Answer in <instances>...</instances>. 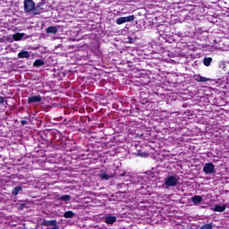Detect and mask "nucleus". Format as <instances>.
<instances>
[{
	"label": "nucleus",
	"instance_id": "obj_1",
	"mask_svg": "<svg viewBox=\"0 0 229 229\" xmlns=\"http://www.w3.org/2000/svg\"><path fill=\"white\" fill-rule=\"evenodd\" d=\"M180 180L179 176L170 175L165 179V185L166 189L169 187H176L178 185V182Z\"/></svg>",
	"mask_w": 229,
	"mask_h": 229
},
{
	"label": "nucleus",
	"instance_id": "obj_2",
	"mask_svg": "<svg viewBox=\"0 0 229 229\" xmlns=\"http://www.w3.org/2000/svg\"><path fill=\"white\" fill-rule=\"evenodd\" d=\"M116 180H123V182H128L130 180V174H126V171L123 170L119 166L115 168Z\"/></svg>",
	"mask_w": 229,
	"mask_h": 229
},
{
	"label": "nucleus",
	"instance_id": "obj_3",
	"mask_svg": "<svg viewBox=\"0 0 229 229\" xmlns=\"http://www.w3.org/2000/svg\"><path fill=\"white\" fill-rule=\"evenodd\" d=\"M23 4L24 12H26V13H30V12H33L35 9V2H33V0H24Z\"/></svg>",
	"mask_w": 229,
	"mask_h": 229
},
{
	"label": "nucleus",
	"instance_id": "obj_4",
	"mask_svg": "<svg viewBox=\"0 0 229 229\" xmlns=\"http://www.w3.org/2000/svg\"><path fill=\"white\" fill-rule=\"evenodd\" d=\"M42 6H44V2L37 4L36 6L34 5V9L32 11L34 15H40L41 13H44L45 10Z\"/></svg>",
	"mask_w": 229,
	"mask_h": 229
},
{
	"label": "nucleus",
	"instance_id": "obj_5",
	"mask_svg": "<svg viewBox=\"0 0 229 229\" xmlns=\"http://www.w3.org/2000/svg\"><path fill=\"white\" fill-rule=\"evenodd\" d=\"M124 128H126V125L122 126L121 129L116 130V133H119L116 135V137H123V139H118V142H124L126 140V132L124 131Z\"/></svg>",
	"mask_w": 229,
	"mask_h": 229
},
{
	"label": "nucleus",
	"instance_id": "obj_6",
	"mask_svg": "<svg viewBox=\"0 0 229 229\" xmlns=\"http://www.w3.org/2000/svg\"><path fill=\"white\" fill-rule=\"evenodd\" d=\"M115 173L114 174H106V172H101L98 176L100 178V180H105L106 182H108L109 180H111L112 178H114Z\"/></svg>",
	"mask_w": 229,
	"mask_h": 229
},
{
	"label": "nucleus",
	"instance_id": "obj_7",
	"mask_svg": "<svg viewBox=\"0 0 229 229\" xmlns=\"http://www.w3.org/2000/svg\"><path fill=\"white\" fill-rule=\"evenodd\" d=\"M40 101H42V97H40V95L29 97L27 99L28 105H31L33 103H40Z\"/></svg>",
	"mask_w": 229,
	"mask_h": 229
},
{
	"label": "nucleus",
	"instance_id": "obj_8",
	"mask_svg": "<svg viewBox=\"0 0 229 229\" xmlns=\"http://www.w3.org/2000/svg\"><path fill=\"white\" fill-rule=\"evenodd\" d=\"M203 171L206 174H212L214 173V164L207 163L203 167Z\"/></svg>",
	"mask_w": 229,
	"mask_h": 229
},
{
	"label": "nucleus",
	"instance_id": "obj_9",
	"mask_svg": "<svg viewBox=\"0 0 229 229\" xmlns=\"http://www.w3.org/2000/svg\"><path fill=\"white\" fill-rule=\"evenodd\" d=\"M193 78H194L195 81H199V82H201V83H203L205 81H210V79H208L207 77H203L199 74L194 75Z\"/></svg>",
	"mask_w": 229,
	"mask_h": 229
},
{
	"label": "nucleus",
	"instance_id": "obj_10",
	"mask_svg": "<svg viewBox=\"0 0 229 229\" xmlns=\"http://www.w3.org/2000/svg\"><path fill=\"white\" fill-rule=\"evenodd\" d=\"M57 223L56 220H43L41 222V226H54Z\"/></svg>",
	"mask_w": 229,
	"mask_h": 229
},
{
	"label": "nucleus",
	"instance_id": "obj_11",
	"mask_svg": "<svg viewBox=\"0 0 229 229\" xmlns=\"http://www.w3.org/2000/svg\"><path fill=\"white\" fill-rule=\"evenodd\" d=\"M191 201L194 205H199V203L203 201V197L199 195H194L193 197H191Z\"/></svg>",
	"mask_w": 229,
	"mask_h": 229
},
{
	"label": "nucleus",
	"instance_id": "obj_12",
	"mask_svg": "<svg viewBox=\"0 0 229 229\" xmlns=\"http://www.w3.org/2000/svg\"><path fill=\"white\" fill-rule=\"evenodd\" d=\"M105 223L106 225H114V223H115V216H106L105 217Z\"/></svg>",
	"mask_w": 229,
	"mask_h": 229
},
{
	"label": "nucleus",
	"instance_id": "obj_13",
	"mask_svg": "<svg viewBox=\"0 0 229 229\" xmlns=\"http://www.w3.org/2000/svg\"><path fill=\"white\" fill-rule=\"evenodd\" d=\"M46 32L48 34L53 33L54 35H56V33H58V28H56V26H50L46 29Z\"/></svg>",
	"mask_w": 229,
	"mask_h": 229
},
{
	"label": "nucleus",
	"instance_id": "obj_14",
	"mask_svg": "<svg viewBox=\"0 0 229 229\" xmlns=\"http://www.w3.org/2000/svg\"><path fill=\"white\" fill-rule=\"evenodd\" d=\"M213 210L214 212H225L226 210V205H216Z\"/></svg>",
	"mask_w": 229,
	"mask_h": 229
},
{
	"label": "nucleus",
	"instance_id": "obj_15",
	"mask_svg": "<svg viewBox=\"0 0 229 229\" xmlns=\"http://www.w3.org/2000/svg\"><path fill=\"white\" fill-rule=\"evenodd\" d=\"M13 38L15 42H19V40H22V38H24V33H15L13 35Z\"/></svg>",
	"mask_w": 229,
	"mask_h": 229
},
{
	"label": "nucleus",
	"instance_id": "obj_16",
	"mask_svg": "<svg viewBox=\"0 0 229 229\" xmlns=\"http://www.w3.org/2000/svg\"><path fill=\"white\" fill-rule=\"evenodd\" d=\"M64 217L65 219H72V217H74V212H72V210L65 211L64 214Z\"/></svg>",
	"mask_w": 229,
	"mask_h": 229
},
{
	"label": "nucleus",
	"instance_id": "obj_17",
	"mask_svg": "<svg viewBox=\"0 0 229 229\" xmlns=\"http://www.w3.org/2000/svg\"><path fill=\"white\" fill-rule=\"evenodd\" d=\"M18 58H30V52L28 51L19 52Z\"/></svg>",
	"mask_w": 229,
	"mask_h": 229
},
{
	"label": "nucleus",
	"instance_id": "obj_18",
	"mask_svg": "<svg viewBox=\"0 0 229 229\" xmlns=\"http://www.w3.org/2000/svg\"><path fill=\"white\" fill-rule=\"evenodd\" d=\"M44 60L42 59H37L34 63H33V66L34 67H42V65H44Z\"/></svg>",
	"mask_w": 229,
	"mask_h": 229
},
{
	"label": "nucleus",
	"instance_id": "obj_19",
	"mask_svg": "<svg viewBox=\"0 0 229 229\" xmlns=\"http://www.w3.org/2000/svg\"><path fill=\"white\" fill-rule=\"evenodd\" d=\"M137 157H140L141 158H148V157H149V153L148 152L138 151Z\"/></svg>",
	"mask_w": 229,
	"mask_h": 229
},
{
	"label": "nucleus",
	"instance_id": "obj_20",
	"mask_svg": "<svg viewBox=\"0 0 229 229\" xmlns=\"http://www.w3.org/2000/svg\"><path fill=\"white\" fill-rule=\"evenodd\" d=\"M21 191H22V187L17 186L13 189L12 192H13V196H17V194H19V192H21Z\"/></svg>",
	"mask_w": 229,
	"mask_h": 229
},
{
	"label": "nucleus",
	"instance_id": "obj_21",
	"mask_svg": "<svg viewBox=\"0 0 229 229\" xmlns=\"http://www.w3.org/2000/svg\"><path fill=\"white\" fill-rule=\"evenodd\" d=\"M60 201H71V195H63L59 198Z\"/></svg>",
	"mask_w": 229,
	"mask_h": 229
},
{
	"label": "nucleus",
	"instance_id": "obj_22",
	"mask_svg": "<svg viewBox=\"0 0 229 229\" xmlns=\"http://www.w3.org/2000/svg\"><path fill=\"white\" fill-rule=\"evenodd\" d=\"M210 64H212V57L204 58V65H206V67H210Z\"/></svg>",
	"mask_w": 229,
	"mask_h": 229
},
{
	"label": "nucleus",
	"instance_id": "obj_23",
	"mask_svg": "<svg viewBox=\"0 0 229 229\" xmlns=\"http://www.w3.org/2000/svg\"><path fill=\"white\" fill-rule=\"evenodd\" d=\"M123 18L125 19V22H133L135 21V15H129Z\"/></svg>",
	"mask_w": 229,
	"mask_h": 229
},
{
	"label": "nucleus",
	"instance_id": "obj_24",
	"mask_svg": "<svg viewBox=\"0 0 229 229\" xmlns=\"http://www.w3.org/2000/svg\"><path fill=\"white\" fill-rule=\"evenodd\" d=\"M126 22V20L124 17H120L116 20V24H124Z\"/></svg>",
	"mask_w": 229,
	"mask_h": 229
},
{
	"label": "nucleus",
	"instance_id": "obj_25",
	"mask_svg": "<svg viewBox=\"0 0 229 229\" xmlns=\"http://www.w3.org/2000/svg\"><path fill=\"white\" fill-rule=\"evenodd\" d=\"M120 105H123V102H121V100L118 99L116 101V106H115L116 110H123V108L119 106Z\"/></svg>",
	"mask_w": 229,
	"mask_h": 229
},
{
	"label": "nucleus",
	"instance_id": "obj_26",
	"mask_svg": "<svg viewBox=\"0 0 229 229\" xmlns=\"http://www.w3.org/2000/svg\"><path fill=\"white\" fill-rule=\"evenodd\" d=\"M0 105H4V97L0 96Z\"/></svg>",
	"mask_w": 229,
	"mask_h": 229
},
{
	"label": "nucleus",
	"instance_id": "obj_27",
	"mask_svg": "<svg viewBox=\"0 0 229 229\" xmlns=\"http://www.w3.org/2000/svg\"><path fill=\"white\" fill-rule=\"evenodd\" d=\"M21 124L22 126H25V124H28V121H26V120H21Z\"/></svg>",
	"mask_w": 229,
	"mask_h": 229
},
{
	"label": "nucleus",
	"instance_id": "obj_28",
	"mask_svg": "<svg viewBox=\"0 0 229 229\" xmlns=\"http://www.w3.org/2000/svg\"><path fill=\"white\" fill-rule=\"evenodd\" d=\"M116 128H120V129H122V128H123V126H121V125H118Z\"/></svg>",
	"mask_w": 229,
	"mask_h": 229
},
{
	"label": "nucleus",
	"instance_id": "obj_29",
	"mask_svg": "<svg viewBox=\"0 0 229 229\" xmlns=\"http://www.w3.org/2000/svg\"><path fill=\"white\" fill-rule=\"evenodd\" d=\"M119 194H121V192H116V198H117V196H119Z\"/></svg>",
	"mask_w": 229,
	"mask_h": 229
},
{
	"label": "nucleus",
	"instance_id": "obj_30",
	"mask_svg": "<svg viewBox=\"0 0 229 229\" xmlns=\"http://www.w3.org/2000/svg\"><path fill=\"white\" fill-rule=\"evenodd\" d=\"M115 154L117 155V149H116V151H115Z\"/></svg>",
	"mask_w": 229,
	"mask_h": 229
}]
</instances>
